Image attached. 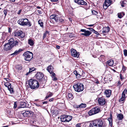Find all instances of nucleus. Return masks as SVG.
Listing matches in <instances>:
<instances>
[{"mask_svg": "<svg viewBox=\"0 0 127 127\" xmlns=\"http://www.w3.org/2000/svg\"><path fill=\"white\" fill-rule=\"evenodd\" d=\"M8 31L9 32H11V30L10 28H9L8 29Z\"/></svg>", "mask_w": 127, "mask_h": 127, "instance_id": "nucleus-57", "label": "nucleus"}, {"mask_svg": "<svg viewBox=\"0 0 127 127\" xmlns=\"http://www.w3.org/2000/svg\"><path fill=\"white\" fill-rule=\"evenodd\" d=\"M71 54V56L74 57L78 58L79 55V53L77 51L73 49L72 48L70 50Z\"/></svg>", "mask_w": 127, "mask_h": 127, "instance_id": "nucleus-10", "label": "nucleus"}, {"mask_svg": "<svg viewBox=\"0 0 127 127\" xmlns=\"http://www.w3.org/2000/svg\"><path fill=\"white\" fill-rule=\"evenodd\" d=\"M59 21L60 22L62 23H63L64 22V20H63V19H60L59 18Z\"/></svg>", "mask_w": 127, "mask_h": 127, "instance_id": "nucleus-49", "label": "nucleus"}, {"mask_svg": "<svg viewBox=\"0 0 127 127\" xmlns=\"http://www.w3.org/2000/svg\"><path fill=\"white\" fill-rule=\"evenodd\" d=\"M53 100V98H52L51 99H49V101H52Z\"/></svg>", "mask_w": 127, "mask_h": 127, "instance_id": "nucleus-60", "label": "nucleus"}, {"mask_svg": "<svg viewBox=\"0 0 127 127\" xmlns=\"http://www.w3.org/2000/svg\"><path fill=\"white\" fill-rule=\"evenodd\" d=\"M37 11L38 12V13L39 14H41L42 13V12L40 10H37Z\"/></svg>", "mask_w": 127, "mask_h": 127, "instance_id": "nucleus-54", "label": "nucleus"}, {"mask_svg": "<svg viewBox=\"0 0 127 127\" xmlns=\"http://www.w3.org/2000/svg\"><path fill=\"white\" fill-rule=\"evenodd\" d=\"M117 118L119 120H122L123 118V115L121 114H118L117 116Z\"/></svg>", "mask_w": 127, "mask_h": 127, "instance_id": "nucleus-25", "label": "nucleus"}, {"mask_svg": "<svg viewBox=\"0 0 127 127\" xmlns=\"http://www.w3.org/2000/svg\"><path fill=\"white\" fill-rule=\"evenodd\" d=\"M102 33L104 35H105L106 34L108 33L110 30V28L109 26H107V27H103L102 29Z\"/></svg>", "mask_w": 127, "mask_h": 127, "instance_id": "nucleus-16", "label": "nucleus"}, {"mask_svg": "<svg viewBox=\"0 0 127 127\" xmlns=\"http://www.w3.org/2000/svg\"><path fill=\"white\" fill-rule=\"evenodd\" d=\"M22 11V10L21 9H20L19 10L17 13L18 14L20 15V13H21V12Z\"/></svg>", "mask_w": 127, "mask_h": 127, "instance_id": "nucleus-52", "label": "nucleus"}, {"mask_svg": "<svg viewBox=\"0 0 127 127\" xmlns=\"http://www.w3.org/2000/svg\"><path fill=\"white\" fill-rule=\"evenodd\" d=\"M4 79H5L6 80V81H10L9 79L8 78H4Z\"/></svg>", "mask_w": 127, "mask_h": 127, "instance_id": "nucleus-58", "label": "nucleus"}, {"mask_svg": "<svg viewBox=\"0 0 127 127\" xmlns=\"http://www.w3.org/2000/svg\"><path fill=\"white\" fill-rule=\"evenodd\" d=\"M44 77L43 73L41 72H38L36 74V78L38 80H42Z\"/></svg>", "mask_w": 127, "mask_h": 127, "instance_id": "nucleus-17", "label": "nucleus"}, {"mask_svg": "<svg viewBox=\"0 0 127 127\" xmlns=\"http://www.w3.org/2000/svg\"><path fill=\"white\" fill-rule=\"evenodd\" d=\"M92 13L94 15H97L98 13V12L95 10H93L92 11Z\"/></svg>", "mask_w": 127, "mask_h": 127, "instance_id": "nucleus-37", "label": "nucleus"}, {"mask_svg": "<svg viewBox=\"0 0 127 127\" xmlns=\"http://www.w3.org/2000/svg\"><path fill=\"white\" fill-rule=\"evenodd\" d=\"M4 85L6 87L8 88V89L10 93L12 94L14 93L13 88L12 87L10 83L7 82L5 83Z\"/></svg>", "mask_w": 127, "mask_h": 127, "instance_id": "nucleus-9", "label": "nucleus"}, {"mask_svg": "<svg viewBox=\"0 0 127 127\" xmlns=\"http://www.w3.org/2000/svg\"><path fill=\"white\" fill-rule=\"evenodd\" d=\"M33 114V112L31 111H26L23 113V115L24 117H30L32 116Z\"/></svg>", "mask_w": 127, "mask_h": 127, "instance_id": "nucleus-14", "label": "nucleus"}, {"mask_svg": "<svg viewBox=\"0 0 127 127\" xmlns=\"http://www.w3.org/2000/svg\"><path fill=\"white\" fill-rule=\"evenodd\" d=\"M53 2H57L58 0H51Z\"/></svg>", "mask_w": 127, "mask_h": 127, "instance_id": "nucleus-63", "label": "nucleus"}, {"mask_svg": "<svg viewBox=\"0 0 127 127\" xmlns=\"http://www.w3.org/2000/svg\"><path fill=\"white\" fill-rule=\"evenodd\" d=\"M104 58V56L103 55H101L99 58V59L100 60H102Z\"/></svg>", "mask_w": 127, "mask_h": 127, "instance_id": "nucleus-43", "label": "nucleus"}, {"mask_svg": "<svg viewBox=\"0 0 127 127\" xmlns=\"http://www.w3.org/2000/svg\"><path fill=\"white\" fill-rule=\"evenodd\" d=\"M73 98V97L72 94L71 93H69L68 94L67 97V99H72Z\"/></svg>", "mask_w": 127, "mask_h": 127, "instance_id": "nucleus-29", "label": "nucleus"}, {"mask_svg": "<svg viewBox=\"0 0 127 127\" xmlns=\"http://www.w3.org/2000/svg\"><path fill=\"white\" fill-rule=\"evenodd\" d=\"M47 101H44L42 102V103L43 104H47Z\"/></svg>", "mask_w": 127, "mask_h": 127, "instance_id": "nucleus-59", "label": "nucleus"}, {"mask_svg": "<svg viewBox=\"0 0 127 127\" xmlns=\"http://www.w3.org/2000/svg\"><path fill=\"white\" fill-rule=\"evenodd\" d=\"M124 54L125 56H127V50L125 49L124 50Z\"/></svg>", "mask_w": 127, "mask_h": 127, "instance_id": "nucleus-41", "label": "nucleus"}, {"mask_svg": "<svg viewBox=\"0 0 127 127\" xmlns=\"http://www.w3.org/2000/svg\"><path fill=\"white\" fill-rule=\"evenodd\" d=\"M124 14L123 13H119L118 14V17L120 18H121L124 15Z\"/></svg>", "mask_w": 127, "mask_h": 127, "instance_id": "nucleus-34", "label": "nucleus"}, {"mask_svg": "<svg viewBox=\"0 0 127 127\" xmlns=\"http://www.w3.org/2000/svg\"><path fill=\"white\" fill-rule=\"evenodd\" d=\"M56 14H53L51 15L50 17V19H54L55 17H56Z\"/></svg>", "mask_w": 127, "mask_h": 127, "instance_id": "nucleus-38", "label": "nucleus"}, {"mask_svg": "<svg viewBox=\"0 0 127 127\" xmlns=\"http://www.w3.org/2000/svg\"><path fill=\"white\" fill-rule=\"evenodd\" d=\"M118 86H120V85L121 84V82L120 81H118Z\"/></svg>", "mask_w": 127, "mask_h": 127, "instance_id": "nucleus-61", "label": "nucleus"}, {"mask_svg": "<svg viewBox=\"0 0 127 127\" xmlns=\"http://www.w3.org/2000/svg\"><path fill=\"white\" fill-rule=\"evenodd\" d=\"M25 33L22 31H19L15 33L14 35L19 38H23L25 36Z\"/></svg>", "mask_w": 127, "mask_h": 127, "instance_id": "nucleus-8", "label": "nucleus"}, {"mask_svg": "<svg viewBox=\"0 0 127 127\" xmlns=\"http://www.w3.org/2000/svg\"><path fill=\"white\" fill-rule=\"evenodd\" d=\"M126 94H127V89H125L124 91H123L122 93V95H123L125 96V95Z\"/></svg>", "mask_w": 127, "mask_h": 127, "instance_id": "nucleus-36", "label": "nucleus"}, {"mask_svg": "<svg viewBox=\"0 0 127 127\" xmlns=\"http://www.w3.org/2000/svg\"><path fill=\"white\" fill-rule=\"evenodd\" d=\"M74 2L78 4L86 5L87 3L83 0H74Z\"/></svg>", "mask_w": 127, "mask_h": 127, "instance_id": "nucleus-18", "label": "nucleus"}, {"mask_svg": "<svg viewBox=\"0 0 127 127\" xmlns=\"http://www.w3.org/2000/svg\"><path fill=\"white\" fill-rule=\"evenodd\" d=\"M54 19L56 21L58 22L59 19V17L57 15H56V17H55Z\"/></svg>", "mask_w": 127, "mask_h": 127, "instance_id": "nucleus-35", "label": "nucleus"}, {"mask_svg": "<svg viewBox=\"0 0 127 127\" xmlns=\"http://www.w3.org/2000/svg\"><path fill=\"white\" fill-rule=\"evenodd\" d=\"M56 48L58 49H59L60 48V47L59 45H57L56 46Z\"/></svg>", "mask_w": 127, "mask_h": 127, "instance_id": "nucleus-56", "label": "nucleus"}, {"mask_svg": "<svg viewBox=\"0 0 127 127\" xmlns=\"http://www.w3.org/2000/svg\"><path fill=\"white\" fill-rule=\"evenodd\" d=\"M109 122L110 125L111 127H112V120H111V121H109Z\"/></svg>", "mask_w": 127, "mask_h": 127, "instance_id": "nucleus-47", "label": "nucleus"}, {"mask_svg": "<svg viewBox=\"0 0 127 127\" xmlns=\"http://www.w3.org/2000/svg\"><path fill=\"white\" fill-rule=\"evenodd\" d=\"M73 87L74 90L77 92L82 91L84 90V86L83 84L77 83L74 85Z\"/></svg>", "mask_w": 127, "mask_h": 127, "instance_id": "nucleus-7", "label": "nucleus"}, {"mask_svg": "<svg viewBox=\"0 0 127 127\" xmlns=\"http://www.w3.org/2000/svg\"><path fill=\"white\" fill-rule=\"evenodd\" d=\"M106 125L105 121L102 119L96 120L90 124V127H105Z\"/></svg>", "mask_w": 127, "mask_h": 127, "instance_id": "nucleus-1", "label": "nucleus"}, {"mask_svg": "<svg viewBox=\"0 0 127 127\" xmlns=\"http://www.w3.org/2000/svg\"><path fill=\"white\" fill-rule=\"evenodd\" d=\"M93 32L95 33V34L97 35H99V33H98L97 32L95 31V30H94V31Z\"/></svg>", "mask_w": 127, "mask_h": 127, "instance_id": "nucleus-45", "label": "nucleus"}, {"mask_svg": "<svg viewBox=\"0 0 127 127\" xmlns=\"http://www.w3.org/2000/svg\"><path fill=\"white\" fill-rule=\"evenodd\" d=\"M52 93L49 92L47 94V95L45 97V100L47 98H49L50 97H51L52 96Z\"/></svg>", "mask_w": 127, "mask_h": 127, "instance_id": "nucleus-32", "label": "nucleus"}, {"mask_svg": "<svg viewBox=\"0 0 127 127\" xmlns=\"http://www.w3.org/2000/svg\"><path fill=\"white\" fill-rule=\"evenodd\" d=\"M74 73L76 76H77L78 74L77 71L76 70H75L74 72Z\"/></svg>", "mask_w": 127, "mask_h": 127, "instance_id": "nucleus-53", "label": "nucleus"}, {"mask_svg": "<svg viewBox=\"0 0 127 127\" xmlns=\"http://www.w3.org/2000/svg\"><path fill=\"white\" fill-rule=\"evenodd\" d=\"M100 108L99 107H95L91 110L88 112L90 116H91L97 114L100 112Z\"/></svg>", "mask_w": 127, "mask_h": 127, "instance_id": "nucleus-6", "label": "nucleus"}, {"mask_svg": "<svg viewBox=\"0 0 127 127\" xmlns=\"http://www.w3.org/2000/svg\"><path fill=\"white\" fill-rule=\"evenodd\" d=\"M47 69L48 71L50 73L52 77H54L56 76L55 74L52 72L53 67L51 65H50L48 67Z\"/></svg>", "mask_w": 127, "mask_h": 127, "instance_id": "nucleus-12", "label": "nucleus"}, {"mask_svg": "<svg viewBox=\"0 0 127 127\" xmlns=\"http://www.w3.org/2000/svg\"><path fill=\"white\" fill-rule=\"evenodd\" d=\"M108 120L109 121H111V120H112V118H108Z\"/></svg>", "mask_w": 127, "mask_h": 127, "instance_id": "nucleus-55", "label": "nucleus"}, {"mask_svg": "<svg viewBox=\"0 0 127 127\" xmlns=\"http://www.w3.org/2000/svg\"><path fill=\"white\" fill-rule=\"evenodd\" d=\"M20 25L22 26H28L30 27L32 25L30 22L27 18H23L19 19L17 22Z\"/></svg>", "mask_w": 127, "mask_h": 127, "instance_id": "nucleus-4", "label": "nucleus"}, {"mask_svg": "<svg viewBox=\"0 0 127 127\" xmlns=\"http://www.w3.org/2000/svg\"><path fill=\"white\" fill-rule=\"evenodd\" d=\"M7 10L6 9L4 10L3 11V12H4V15H5V16H4L5 17L7 15Z\"/></svg>", "mask_w": 127, "mask_h": 127, "instance_id": "nucleus-42", "label": "nucleus"}, {"mask_svg": "<svg viewBox=\"0 0 127 127\" xmlns=\"http://www.w3.org/2000/svg\"><path fill=\"white\" fill-rule=\"evenodd\" d=\"M35 70V68L34 67H32L30 68L29 69V72H27L26 74V75L27 76L28 75L29 73L34 71Z\"/></svg>", "mask_w": 127, "mask_h": 127, "instance_id": "nucleus-27", "label": "nucleus"}, {"mask_svg": "<svg viewBox=\"0 0 127 127\" xmlns=\"http://www.w3.org/2000/svg\"><path fill=\"white\" fill-rule=\"evenodd\" d=\"M80 124H77L76 125V127H80Z\"/></svg>", "mask_w": 127, "mask_h": 127, "instance_id": "nucleus-50", "label": "nucleus"}, {"mask_svg": "<svg viewBox=\"0 0 127 127\" xmlns=\"http://www.w3.org/2000/svg\"><path fill=\"white\" fill-rule=\"evenodd\" d=\"M111 2L112 1L111 0H106L103 5L104 8V9H106L111 4Z\"/></svg>", "mask_w": 127, "mask_h": 127, "instance_id": "nucleus-13", "label": "nucleus"}, {"mask_svg": "<svg viewBox=\"0 0 127 127\" xmlns=\"http://www.w3.org/2000/svg\"><path fill=\"white\" fill-rule=\"evenodd\" d=\"M120 78L122 80L124 79V77L122 76L121 74H120Z\"/></svg>", "mask_w": 127, "mask_h": 127, "instance_id": "nucleus-48", "label": "nucleus"}, {"mask_svg": "<svg viewBox=\"0 0 127 127\" xmlns=\"http://www.w3.org/2000/svg\"><path fill=\"white\" fill-rule=\"evenodd\" d=\"M28 82L30 87L32 89L37 88L39 86L38 82L36 80L31 79L29 80Z\"/></svg>", "mask_w": 127, "mask_h": 127, "instance_id": "nucleus-3", "label": "nucleus"}, {"mask_svg": "<svg viewBox=\"0 0 127 127\" xmlns=\"http://www.w3.org/2000/svg\"><path fill=\"white\" fill-rule=\"evenodd\" d=\"M18 42L17 40L14 41L13 39H10L8 43L4 45V49L6 51L11 50L14 46L18 45Z\"/></svg>", "mask_w": 127, "mask_h": 127, "instance_id": "nucleus-2", "label": "nucleus"}, {"mask_svg": "<svg viewBox=\"0 0 127 127\" xmlns=\"http://www.w3.org/2000/svg\"><path fill=\"white\" fill-rule=\"evenodd\" d=\"M106 64H108V65L111 66H112L114 64V62L112 60L110 59L107 61Z\"/></svg>", "mask_w": 127, "mask_h": 127, "instance_id": "nucleus-20", "label": "nucleus"}, {"mask_svg": "<svg viewBox=\"0 0 127 127\" xmlns=\"http://www.w3.org/2000/svg\"><path fill=\"white\" fill-rule=\"evenodd\" d=\"M126 98V96L123 95L122 96L121 98L119 99V101L120 102H122L124 101Z\"/></svg>", "mask_w": 127, "mask_h": 127, "instance_id": "nucleus-31", "label": "nucleus"}, {"mask_svg": "<svg viewBox=\"0 0 127 127\" xmlns=\"http://www.w3.org/2000/svg\"><path fill=\"white\" fill-rule=\"evenodd\" d=\"M26 102L24 101L21 102L20 103V105L22 108L25 107L26 106Z\"/></svg>", "mask_w": 127, "mask_h": 127, "instance_id": "nucleus-26", "label": "nucleus"}, {"mask_svg": "<svg viewBox=\"0 0 127 127\" xmlns=\"http://www.w3.org/2000/svg\"><path fill=\"white\" fill-rule=\"evenodd\" d=\"M28 43L30 45L32 46L34 44V43L32 40L29 39L28 40Z\"/></svg>", "mask_w": 127, "mask_h": 127, "instance_id": "nucleus-28", "label": "nucleus"}, {"mask_svg": "<svg viewBox=\"0 0 127 127\" xmlns=\"http://www.w3.org/2000/svg\"><path fill=\"white\" fill-rule=\"evenodd\" d=\"M16 68L18 70H21L22 68V66L21 65H18L16 66Z\"/></svg>", "mask_w": 127, "mask_h": 127, "instance_id": "nucleus-33", "label": "nucleus"}, {"mask_svg": "<svg viewBox=\"0 0 127 127\" xmlns=\"http://www.w3.org/2000/svg\"><path fill=\"white\" fill-rule=\"evenodd\" d=\"M80 31L82 32H84L81 33V34L82 35L86 36H89L92 33L91 32L88 30H86V29H81Z\"/></svg>", "mask_w": 127, "mask_h": 127, "instance_id": "nucleus-11", "label": "nucleus"}, {"mask_svg": "<svg viewBox=\"0 0 127 127\" xmlns=\"http://www.w3.org/2000/svg\"><path fill=\"white\" fill-rule=\"evenodd\" d=\"M17 107V102H15L14 104V108L15 109Z\"/></svg>", "mask_w": 127, "mask_h": 127, "instance_id": "nucleus-44", "label": "nucleus"}, {"mask_svg": "<svg viewBox=\"0 0 127 127\" xmlns=\"http://www.w3.org/2000/svg\"><path fill=\"white\" fill-rule=\"evenodd\" d=\"M66 115H63L61 117V120L62 122H66Z\"/></svg>", "mask_w": 127, "mask_h": 127, "instance_id": "nucleus-23", "label": "nucleus"}, {"mask_svg": "<svg viewBox=\"0 0 127 127\" xmlns=\"http://www.w3.org/2000/svg\"><path fill=\"white\" fill-rule=\"evenodd\" d=\"M38 24L40 25V27L43 28V23L41 20H39L38 21Z\"/></svg>", "mask_w": 127, "mask_h": 127, "instance_id": "nucleus-30", "label": "nucleus"}, {"mask_svg": "<svg viewBox=\"0 0 127 127\" xmlns=\"http://www.w3.org/2000/svg\"><path fill=\"white\" fill-rule=\"evenodd\" d=\"M55 76H54V77H53V80L54 81H56L57 80V78Z\"/></svg>", "mask_w": 127, "mask_h": 127, "instance_id": "nucleus-51", "label": "nucleus"}, {"mask_svg": "<svg viewBox=\"0 0 127 127\" xmlns=\"http://www.w3.org/2000/svg\"><path fill=\"white\" fill-rule=\"evenodd\" d=\"M32 122L31 124H32L33 126H36V123H37L36 121L34 120L33 121H32Z\"/></svg>", "mask_w": 127, "mask_h": 127, "instance_id": "nucleus-40", "label": "nucleus"}, {"mask_svg": "<svg viewBox=\"0 0 127 127\" xmlns=\"http://www.w3.org/2000/svg\"><path fill=\"white\" fill-rule=\"evenodd\" d=\"M120 3L121 6L123 7L125 5V3H124V1H121L120 2Z\"/></svg>", "mask_w": 127, "mask_h": 127, "instance_id": "nucleus-39", "label": "nucleus"}, {"mask_svg": "<svg viewBox=\"0 0 127 127\" xmlns=\"http://www.w3.org/2000/svg\"><path fill=\"white\" fill-rule=\"evenodd\" d=\"M47 31H46L45 33H44L43 35V38H45L46 36V33L47 32Z\"/></svg>", "mask_w": 127, "mask_h": 127, "instance_id": "nucleus-46", "label": "nucleus"}, {"mask_svg": "<svg viewBox=\"0 0 127 127\" xmlns=\"http://www.w3.org/2000/svg\"><path fill=\"white\" fill-rule=\"evenodd\" d=\"M97 101L98 103L101 105H104L105 103V99L102 97L99 98L98 99Z\"/></svg>", "mask_w": 127, "mask_h": 127, "instance_id": "nucleus-15", "label": "nucleus"}, {"mask_svg": "<svg viewBox=\"0 0 127 127\" xmlns=\"http://www.w3.org/2000/svg\"><path fill=\"white\" fill-rule=\"evenodd\" d=\"M35 105L37 106H38V107H39V106H40V105L38 104H37V103H36L35 104Z\"/></svg>", "mask_w": 127, "mask_h": 127, "instance_id": "nucleus-62", "label": "nucleus"}, {"mask_svg": "<svg viewBox=\"0 0 127 127\" xmlns=\"http://www.w3.org/2000/svg\"><path fill=\"white\" fill-rule=\"evenodd\" d=\"M122 70L123 71H125L126 70V68H125V67H124L123 66Z\"/></svg>", "mask_w": 127, "mask_h": 127, "instance_id": "nucleus-64", "label": "nucleus"}, {"mask_svg": "<svg viewBox=\"0 0 127 127\" xmlns=\"http://www.w3.org/2000/svg\"><path fill=\"white\" fill-rule=\"evenodd\" d=\"M86 106V105L85 104L82 103L80 105L76 106L77 108H85Z\"/></svg>", "mask_w": 127, "mask_h": 127, "instance_id": "nucleus-22", "label": "nucleus"}, {"mask_svg": "<svg viewBox=\"0 0 127 127\" xmlns=\"http://www.w3.org/2000/svg\"><path fill=\"white\" fill-rule=\"evenodd\" d=\"M66 122H69L72 119V117L70 115H66Z\"/></svg>", "mask_w": 127, "mask_h": 127, "instance_id": "nucleus-24", "label": "nucleus"}, {"mask_svg": "<svg viewBox=\"0 0 127 127\" xmlns=\"http://www.w3.org/2000/svg\"><path fill=\"white\" fill-rule=\"evenodd\" d=\"M22 51V50L21 49H19L18 50H16L13 53L11 54L10 55H13V56L16 55L18 54L20 52Z\"/></svg>", "mask_w": 127, "mask_h": 127, "instance_id": "nucleus-21", "label": "nucleus"}, {"mask_svg": "<svg viewBox=\"0 0 127 127\" xmlns=\"http://www.w3.org/2000/svg\"><path fill=\"white\" fill-rule=\"evenodd\" d=\"M111 91L110 90H105L104 92V94L107 97H110L111 95Z\"/></svg>", "mask_w": 127, "mask_h": 127, "instance_id": "nucleus-19", "label": "nucleus"}, {"mask_svg": "<svg viewBox=\"0 0 127 127\" xmlns=\"http://www.w3.org/2000/svg\"><path fill=\"white\" fill-rule=\"evenodd\" d=\"M23 55L25 60L29 61H30L33 57V53L29 51H27L24 53Z\"/></svg>", "mask_w": 127, "mask_h": 127, "instance_id": "nucleus-5", "label": "nucleus"}]
</instances>
